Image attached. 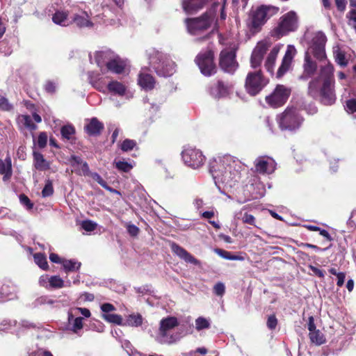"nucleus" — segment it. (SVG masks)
<instances>
[{"instance_id": "nucleus-58", "label": "nucleus", "mask_w": 356, "mask_h": 356, "mask_svg": "<svg viewBox=\"0 0 356 356\" xmlns=\"http://www.w3.org/2000/svg\"><path fill=\"white\" fill-rule=\"evenodd\" d=\"M39 284L47 289H49L50 277L48 275H42L39 278Z\"/></svg>"}, {"instance_id": "nucleus-39", "label": "nucleus", "mask_w": 356, "mask_h": 356, "mask_svg": "<svg viewBox=\"0 0 356 356\" xmlns=\"http://www.w3.org/2000/svg\"><path fill=\"white\" fill-rule=\"evenodd\" d=\"M102 318L108 323H114L118 325H124L122 318L120 315L116 314H104Z\"/></svg>"}, {"instance_id": "nucleus-10", "label": "nucleus", "mask_w": 356, "mask_h": 356, "mask_svg": "<svg viewBox=\"0 0 356 356\" xmlns=\"http://www.w3.org/2000/svg\"><path fill=\"white\" fill-rule=\"evenodd\" d=\"M220 65L225 72L233 73L238 67L234 52L222 50L220 54Z\"/></svg>"}, {"instance_id": "nucleus-17", "label": "nucleus", "mask_w": 356, "mask_h": 356, "mask_svg": "<svg viewBox=\"0 0 356 356\" xmlns=\"http://www.w3.org/2000/svg\"><path fill=\"white\" fill-rule=\"evenodd\" d=\"M104 129V124L97 118H92L86 121L84 129L89 136L99 135Z\"/></svg>"}, {"instance_id": "nucleus-8", "label": "nucleus", "mask_w": 356, "mask_h": 356, "mask_svg": "<svg viewBox=\"0 0 356 356\" xmlns=\"http://www.w3.org/2000/svg\"><path fill=\"white\" fill-rule=\"evenodd\" d=\"M326 41L327 38L322 31L314 33L310 43V49L316 58L322 60L325 58V45Z\"/></svg>"}, {"instance_id": "nucleus-29", "label": "nucleus", "mask_w": 356, "mask_h": 356, "mask_svg": "<svg viewBox=\"0 0 356 356\" xmlns=\"http://www.w3.org/2000/svg\"><path fill=\"white\" fill-rule=\"evenodd\" d=\"M333 71L334 68L331 64L325 65L321 69L320 76L318 79L319 81L322 79L323 82L327 80L333 81Z\"/></svg>"}, {"instance_id": "nucleus-60", "label": "nucleus", "mask_w": 356, "mask_h": 356, "mask_svg": "<svg viewBox=\"0 0 356 356\" xmlns=\"http://www.w3.org/2000/svg\"><path fill=\"white\" fill-rule=\"evenodd\" d=\"M262 60H263V58H261L259 56H257L254 53H252L251 58H250L251 67L252 68H257V67L260 66Z\"/></svg>"}, {"instance_id": "nucleus-59", "label": "nucleus", "mask_w": 356, "mask_h": 356, "mask_svg": "<svg viewBox=\"0 0 356 356\" xmlns=\"http://www.w3.org/2000/svg\"><path fill=\"white\" fill-rule=\"evenodd\" d=\"M298 27V19L296 13L291 11V32L295 31Z\"/></svg>"}, {"instance_id": "nucleus-5", "label": "nucleus", "mask_w": 356, "mask_h": 356, "mask_svg": "<svg viewBox=\"0 0 356 356\" xmlns=\"http://www.w3.org/2000/svg\"><path fill=\"white\" fill-rule=\"evenodd\" d=\"M268 79L263 75L261 70L250 72L245 81V91L251 96H256L268 85Z\"/></svg>"}, {"instance_id": "nucleus-64", "label": "nucleus", "mask_w": 356, "mask_h": 356, "mask_svg": "<svg viewBox=\"0 0 356 356\" xmlns=\"http://www.w3.org/2000/svg\"><path fill=\"white\" fill-rule=\"evenodd\" d=\"M217 252L223 258L226 259H229V260H236L237 259V257L236 256H234V255H232L231 254V252H228V251H226V250H221V249H218L217 250Z\"/></svg>"}, {"instance_id": "nucleus-27", "label": "nucleus", "mask_w": 356, "mask_h": 356, "mask_svg": "<svg viewBox=\"0 0 356 356\" xmlns=\"http://www.w3.org/2000/svg\"><path fill=\"white\" fill-rule=\"evenodd\" d=\"M53 22L58 25L66 26L72 23V21L67 17L66 13L63 11L56 12L52 17Z\"/></svg>"}, {"instance_id": "nucleus-33", "label": "nucleus", "mask_w": 356, "mask_h": 356, "mask_svg": "<svg viewBox=\"0 0 356 356\" xmlns=\"http://www.w3.org/2000/svg\"><path fill=\"white\" fill-rule=\"evenodd\" d=\"M35 263L42 270H47L49 265L46 255L42 252H37L33 254Z\"/></svg>"}, {"instance_id": "nucleus-57", "label": "nucleus", "mask_w": 356, "mask_h": 356, "mask_svg": "<svg viewBox=\"0 0 356 356\" xmlns=\"http://www.w3.org/2000/svg\"><path fill=\"white\" fill-rule=\"evenodd\" d=\"M213 292L218 296H222L225 292V286L223 283L218 282L213 286Z\"/></svg>"}, {"instance_id": "nucleus-47", "label": "nucleus", "mask_w": 356, "mask_h": 356, "mask_svg": "<svg viewBox=\"0 0 356 356\" xmlns=\"http://www.w3.org/2000/svg\"><path fill=\"white\" fill-rule=\"evenodd\" d=\"M329 273L333 275L337 276V285L339 287H341L344 284V281H345V278H346V273L343 272L338 273L335 268H330Z\"/></svg>"}, {"instance_id": "nucleus-26", "label": "nucleus", "mask_w": 356, "mask_h": 356, "mask_svg": "<svg viewBox=\"0 0 356 356\" xmlns=\"http://www.w3.org/2000/svg\"><path fill=\"white\" fill-rule=\"evenodd\" d=\"M289 70V44L286 47L285 55L282 59L281 65L279 67L276 77L277 79L282 78Z\"/></svg>"}, {"instance_id": "nucleus-9", "label": "nucleus", "mask_w": 356, "mask_h": 356, "mask_svg": "<svg viewBox=\"0 0 356 356\" xmlns=\"http://www.w3.org/2000/svg\"><path fill=\"white\" fill-rule=\"evenodd\" d=\"M115 54L110 49L96 51L93 56L90 55V60L91 63L95 62L100 68L102 74L106 71V68L109 63L112 61Z\"/></svg>"}, {"instance_id": "nucleus-36", "label": "nucleus", "mask_w": 356, "mask_h": 356, "mask_svg": "<svg viewBox=\"0 0 356 356\" xmlns=\"http://www.w3.org/2000/svg\"><path fill=\"white\" fill-rule=\"evenodd\" d=\"M143 323V317L140 314H131L129 315L127 320L126 323H124V325H129L131 327H138L140 326Z\"/></svg>"}, {"instance_id": "nucleus-50", "label": "nucleus", "mask_w": 356, "mask_h": 356, "mask_svg": "<svg viewBox=\"0 0 356 356\" xmlns=\"http://www.w3.org/2000/svg\"><path fill=\"white\" fill-rule=\"evenodd\" d=\"M54 193V188L52 181L49 179L46 181L44 187L42 191V197H49L51 196Z\"/></svg>"}, {"instance_id": "nucleus-23", "label": "nucleus", "mask_w": 356, "mask_h": 356, "mask_svg": "<svg viewBox=\"0 0 356 356\" xmlns=\"http://www.w3.org/2000/svg\"><path fill=\"white\" fill-rule=\"evenodd\" d=\"M72 22L80 28L91 27L93 25L89 19L88 13L83 11L75 14L72 18Z\"/></svg>"}, {"instance_id": "nucleus-43", "label": "nucleus", "mask_w": 356, "mask_h": 356, "mask_svg": "<svg viewBox=\"0 0 356 356\" xmlns=\"http://www.w3.org/2000/svg\"><path fill=\"white\" fill-rule=\"evenodd\" d=\"M58 86V81L57 79H49L45 81L43 88L47 93L54 94L56 92Z\"/></svg>"}, {"instance_id": "nucleus-6", "label": "nucleus", "mask_w": 356, "mask_h": 356, "mask_svg": "<svg viewBox=\"0 0 356 356\" xmlns=\"http://www.w3.org/2000/svg\"><path fill=\"white\" fill-rule=\"evenodd\" d=\"M195 61L203 75L210 76L216 72V66L213 61V53L211 50L199 53Z\"/></svg>"}, {"instance_id": "nucleus-14", "label": "nucleus", "mask_w": 356, "mask_h": 356, "mask_svg": "<svg viewBox=\"0 0 356 356\" xmlns=\"http://www.w3.org/2000/svg\"><path fill=\"white\" fill-rule=\"evenodd\" d=\"M69 162L72 168V172L79 176H89V166L86 162H83L81 157H70Z\"/></svg>"}, {"instance_id": "nucleus-62", "label": "nucleus", "mask_w": 356, "mask_h": 356, "mask_svg": "<svg viewBox=\"0 0 356 356\" xmlns=\"http://www.w3.org/2000/svg\"><path fill=\"white\" fill-rule=\"evenodd\" d=\"M47 143V135L44 132H42L39 134L37 144L40 147H44Z\"/></svg>"}, {"instance_id": "nucleus-21", "label": "nucleus", "mask_w": 356, "mask_h": 356, "mask_svg": "<svg viewBox=\"0 0 356 356\" xmlns=\"http://www.w3.org/2000/svg\"><path fill=\"white\" fill-rule=\"evenodd\" d=\"M289 32V13L284 15L280 19L275 29V35L278 38L286 35Z\"/></svg>"}, {"instance_id": "nucleus-63", "label": "nucleus", "mask_w": 356, "mask_h": 356, "mask_svg": "<svg viewBox=\"0 0 356 356\" xmlns=\"http://www.w3.org/2000/svg\"><path fill=\"white\" fill-rule=\"evenodd\" d=\"M266 325L270 330L275 329L277 325V320L275 315H270L268 316Z\"/></svg>"}, {"instance_id": "nucleus-51", "label": "nucleus", "mask_w": 356, "mask_h": 356, "mask_svg": "<svg viewBox=\"0 0 356 356\" xmlns=\"http://www.w3.org/2000/svg\"><path fill=\"white\" fill-rule=\"evenodd\" d=\"M334 53L336 62L342 67L346 66L348 62L346 59L345 54L339 50L335 51Z\"/></svg>"}, {"instance_id": "nucleus-61", "label": "nucleus", "mask_w": 356, "mask_h": 356, "mask_svg": "<svg viewBox=\"0 0 356 356\" xmlns=\"http://www.w3.org/2000/svg\"><path fill=\"white\" fill-rule=\"evenodd\" d=\"M346 109L347 112L353 113L356 112V99H351L346 102Z\"/></svg>"}, {"instance_id": "nucleus-11", "label": "nucleus", "mask_w": 356, "mask_h": 356, "mask_svg": "<svg viewBox=\"0 0 356 356\" xmlns=\"http://www.w3.org/2000/svg\"><path fill=\"white\" fill-rule=\"evenodd\" d=\"M170 248L172 252L178 256L181 259H183L185 262L192 264L199 267L201 266V261L179 245L173 242L171 243Z\"/></svg>"}, {"instance_id": "nucleus-52", "label": "nucleus", "mask_w": 356, "mask_h": 356, "mask_svg": "<svg viewBox=\"0 0 356 356\" xmlns=\"http://www.w3.org/2000/svg\"><path fill=\"white\" fill-rule=\"evenodd\" d=\"M195 325H196V329L197 330H201L203 329L209 328L210 326V324L206 318H204L203 317H199L195 321Z\"/></svg>"}, {"instance_id": "nucleus-45", "label": "nucleus", "mask_w": 356, "mask_h": 356, "mask_svg": "<svg viewBox=\"0 0 356 356\" xmlns=\"http://www.w3.org/2000/svg\"><path fill=\"white\" fill-rule=\"evenodd\" d=\"M34 165L40 171H44L49 168V163L44 157H35Z\"/></svg>"}, {"instance_id": "nucleus-16", "label": "nucleus", "mask_w": 356, "mask_h": 356, "mask_svg": "<svg viewBox=\"0 0 356 356\" xmlns=\"http://www.w3.org/2000/svg\"><path fill=\"white\" fill-rule=\"evenodd\" d=\"M138 85L145 90H150L155 86L156 81L154 78L147 73V69L143 68L138 74Z\"/></svg>"}, {"instance_id": "nucleus-18", "label": "nucleus", "mask_w": 356, "mask_h": 356, "mask_svg": "<svg viewBox=\"0 0 356 356\" xmlns=\"http://www.w3.org/2000/svg\"><path fill=\"white\" fill-rule=\"evenodd\" d=\"M255 171L259 174H271L275 170L274 161L257 159L254 161Z\"/></svg>"}, {"instance_id": "nucleus-32", "label": "nucleus", "mask_w": 356, "mask_h": 356, "mask_svg": "<svg viewBox=\"0 0 356 356\" xmlns=\"http://www.w3.org/2000/svg\"><path fill=\"white\" fill-rule=\"evenodd\" d=\"M89 177L92 178L93 180L97 181L102 187H103L106 191L113 193H119V192L117 190L110 187L97 172H90Z\"/></svg>"}, {"instance_id": "nucleus-53", "label": "nucleus", "mask_w": 356, "mask_h": 356, "mask_svg": "<svg viewBox=\"0 0 356 356\" xmlns=\"http://www.w3.org/2000/svg\"><path fill=\"white\" fill-rule=\"evenodd\" d=\"M0 109L9 111L13 109L12 104L8 102V99L0 95Z\"/></svg>"}, {"instance_id": "nucleus-41", "label": "nucleus", "mask_w": 356, "mask_h": 356, "mask_svg": "<svg viewBox=\"0 0 356 356\" xmlns=\"http://www.w3.org/2000/svg\"><path fill=\"white\" fill-rule=\"evenodd\" d=\"M269 47V44L266 41H261L259 42L257 44V46L254 47V49L252 51V53L256 54L257 56H259L261 58H263L264 54H266V51L268 50Z\"/></svg>"}, {"instance_id": "nucleus-15", "label": "nucleus", "mask_w": 356, "mask_h": 356, "mask_svg": "<svg viewBox=\"0 0 356 356\" xmlns=\"http://www.w3.org/2000/svg\"><path fill=\"white\" fill-rule=\"evenodd\" d=\"M105 74L95 72H89L88 74V78L89 80V83L94 87L95 89L100 92H105L106 89V81L105 78L103 76Z\"/></svg>"}, {"instance_id": "nucleus-46", "label": "nucleus", "mask_w": 356, "mask_h": 356, "mask_svg": "<svg viewBox=\"0 0 356 356\" xmlns=\"http://www.w3.org/2000/svg\"><path fill=\"white\" fill-rule=\"evenodd\" d=\"M64 286V281L58 275H53L50 277V289H61Z\"/></svg>"}, {"instance_id": "nucleus-22", "label": "nucleus", "mask_w": 356, "mask_h": 356, "mask_svg": "<svg viewBox=\"0 0 356 356\" xmlns=\"http://www.w3.org/2000/svg\"><path fill=\"white\" fill-rule=\"evenodd\" d=\"M280 49V47H274L268 55L265 62V67L266 70L272 75L274 74V67Z\"/></svg>"}, {"instance_id": "nucleus-55", "label": "nucleus", "mask_w": 356, "mask_h": 356, "mask_svg": "<svg viewBox=\"0 0 356 356\" xmlns=\"http://www.w3.org/2000/svg\"><path fill=\"white\" fill-rule=\"evenodd\" d=\"M347 17L349 19V24L355 29L356 27V6L348 12Z\"/></svg>"}, {"instance_id": "nucleus-12", "label": "nucleus", "mask_w": 356, "mask_h": 356, "mask_svg": "<svg viewBox=\"0 0 356 356\" xmlns=\"http://www.w3.org/2000/svg\"><path fill=\"white\" fill-rule=\"evenodd\" d=\"M107 89L111 94L119 97H125L127 99L133 97V94L127 89V86L118 81H110L107 84Z\"/></svg>"}, {"instance_id": "nucleus-19", "label": "nucleus", "mask_w": 356, "mask_h": 356, "mask_svg": "<svg viewBox=\"0 0 356 356\" xmlns=\"http://www.w3.org/2000/svg\"><path fill=\"white\" fill-rule=\"evenodd\" d=\"M0 175H3L2 179L4 182L10 179L13 175L10 157H6L4 159L0 157Z\"/></svg>"}, {"instance_id": "nucleus-1", "label": "nucleus", "mask_w": 356, "mask_h": 356, "mask_svg": "<svg viewBox=\"0 0 356 356\" xmlns=\"http://www.w3.org/2000/svg\"><path fill=\"white\" fill-rule=\"evenodd\" d=\"M219 3L214 2L212 8L207 11L199 17L186 19L188 31L194 35L203 33L210 28L216 29L218 28V19H216V8Z\"/></svg>"}, {"instance_id": "nucleus-54", "label": "nucleus", "mask_w": 356, "mask_h": 356, "mask_svg": "<svg viewBox=\"0 0 356 356\" xmlns=\"http://www.w3.org/2000/svg\"><path fill=\"white\" fill-rule=\"evenodd\" d=\"M81 227L86 232H92L97 227V224L91 220H83L81 223Z\"/></svg>"}, {"instance_id": "nucleus-56", "label": "nucleus", "mask_w": 356, "mask_h": 356, "mask_svg": "<svg viewBox=\"0 0 356 356\" xmlns=\"http://www.w3.org/2000/svg\"><path fill=\"white\" fill-rule=\"evenodd\" d=\"M20 203L26 207L28 209H31L33 207V204L31 202L30 199L25 194L19 195Z\"/></svg>"}, {"instance_id": "nucleus-40", "label": "nucleus", "mask_w": 356, "mask_h": 356, "mask_svg": "<svg viewBox=\"0 0 356 356\" xmlns=\"http://www.w3.org/2000/svg\"><path fill=\"white\" fill-rule=\"evenodd\" d=\"M302 120V118L299 115V113L296 111H293L291 108V131L299 128Z\"/></svg>"}, {"instance_id": "nucleus-48", "label": "nucleus", "mask_w": 356, "mask_h": 356, "mask_svg": "<svg viewBox=\"0 0 356 356\" xmlns=\"http://www.w3.org/2000/svg\"><path fill=\"white\" fill-rule=\"evenodd\" d=\"M114 164L118 170L124 172H128L133 168V165L130 163L124 161H115Z\"/></svg>"}, {"instance_id": "nucleus-7", "label": "nucleus", "mask_w": 356, "mask_h": 356, "mask_svg": "<svg viewBox=\"0 0 356 356\" xmlns=\"http://www.w3.org/2000/svg\"><path fill=\"white\" fill-rule=\"evenodd\" d=\"M289 90L283 85H277L273 92L266 97V103L272 108L282 106L288 100Z\"/></svg>"}, {"instance_id": "nucleus-31", "label": "nucleus", "mask_w": 356, "mask_h": 356, "mask_svg": "<svg viewBox=\"0 0 356 356\" xmlns=\"http://www.w3.org/2000/svg\"><path fill=\"white\" fill-rule=\"evenodd\" d=\"M64 271L67 273L69 272H74L79 270L81 264L73 259H64L62 262Z\"/></svg>"}, {"instance_id": "nucleus-44", "label": "nucleus", "mask_w": 356, "mask_h": 356, "mask_svg": "<svg viewBox=\"0 0 356 356\" xmlns=\"http://www.w3.org/2000/svg\"><path fill=\"white\" fill-rule=\"evenodd\" d=\"M181 156H202V152L191 145H185L181 153Z\"/></svg>"}, {"instance_id": "nucleus-30", "label": "nucleus", "mask_w": 356, "mask_h": 356, "mask_svg": "<svg viewBox=\"0 0 356 356\" xmlns=\"http://www.w3.org/2000/svg\"><path fill=\"white\" fill-rule=\"evenodd\" d=\"M186 165L196 169L201 167L204 163L205 157H182Z\"/></svg>"}, {"instance_id": "nucleus-28", "label": "nucleus", "mask_w": 356, "mask_h": 356, "mask_svg": "<svg viewBox=\"0 0 356 356\" xmlns=\"http://www.w3.org/2000/svg\"><path fill=\"white\" fill-rule=\"evenodd\" d=\"M309 338L311 343L316 346H321L326 343L325 336L319 330L309 332Z\"/></svg>"}, {"instance_id": "nucleus-2", "label": "nucleus", "mask_w": 356, "mask_h": 356, "mask_svg": "<svg viewBox=\"0 0 356 356\" xmlns=\"http://www.w3.org/2000/svg\"><path fill=\"white\" fill-rule=\"evenodd\" d=\"M277 7L270 5H261L252 8L246 20V26L251 34L259 32L268 19L277 14Z\"/></svg>"}, {"instance_id": "nucleus-13", "label": "nucleus", "mask_w": 356, "mask_h": 356, "mask_svg": "<svg viewBox=\"0 0 356 356\" xmlns=\"http://www.w3.org/2000/svg\"><path fill=\"white\" fill-rule=\"evenodd\" d=\"M230 90V87L225 85L222 81H218L213 83L208 88L209 95L215 99H220L227 97Z\"/></svg>"}, {"instance_id": "nucleus-4", "label": "nucleus", "mask_w": 356, "mask_h": 356, "mask_svg": "<svg viewBox=\"0 0 356 356\" xmlns=\"http://www.w3.org/2000/svg\"><path fill=\"white\" fill-rule=\"evenodd\" d=\"M319 86L320 83L318 79L311 81L308 88L309 94L313 97H316L319 95L321 102L325 105L333 104L336 101L334 81H330L329 80L324 81L320 90H318Z\"/></svg>"}, {"instance_id": "nucleus-42", "label": "nucleus", "mask_w": 356, "mask_h": 356, "mask_svg": "<svg viewBox=\"0 0 356 356\" xmlns=\"http://www.w3.org/2000/svg\"><path fill=\"white\" fill-rule=\"evenodd\" d=\"M269 47V44L266 41H261L259 42L257 44V46L254 47V49L252 51V53L256 54L257 56H259L261 58H263L264 54H266V51L268 50Z\"/></svg>"}, {"instance_id": "nucleus-24", "label": "nucleus", "mask_w": 356, "mask_h": 356, "mask_svg": "<svg viewBox=\"0 0 356 356\" xmlns=\"http://www.w3.org/2000/svg\"><path fill=\"white\" fill-rule=\"evenodd\" d=\"M126 64L119 56H115L112 61L109 63L106 70L111 71L115 74H121L125 68Z\"/></svg>"}, {"instance_id": "nucleus-37", "label": "nucleus", "mask_w": 356, "mask_h": 356, "mask_svg": "<svg viewBox=\"0 0 356 356\" xmlns=\"http://www.w3.org/2000/svg\"><path fill=\"white\" fill-rule=\"evenodd\" d=\"M222 161V157H213L209 161V171L211 173L222 171L225 168L223 165L220 164Z\"/></svg>"}, {"instance_id": "nucleus-25", "label": "nucleus", "mask_w": 356, "mask_h": 356, "mask_svg": "<svg viewBox=\"0 0 356 356\" xmlns=\"http://www.w3.org/2000/svg\"><path fill=\"white\" fill-rule=\"evenodd\" d=\"M277 123L282 131H286L289 127V107L287 106L284 112L276 118Z\"/></svg>"}, {"instance_id": "nucleus-38", "label": "nucleus", "mask_w": 356, "mask_h": 356, "mask_svg": "<svg viewBox=\"0 0 356 356\" xmlns=\"http://www.w3.org/2000/svg\"><path fill=\"white\" fill-rule=\"evenodd\" d=\"M18 122L30 130H35L37 128V126L32 122L31 116L28 115H19L18 117Z\"/></svg>"}, {"instance_id": "nucleus-20", "label": "nucleus", "mask_w": 356, "mask_h": 356, "mask_svg": "<svg viewBox=\"0 0 356 356\" xmlns=\"http://www.w3.org/2000/svg\"><path fill=\"white\" fill-rule=\"evenodd\" d=\"M178 320L175 316H168L167 318H163L160 321L159 332L161 335L165 337L167 335L168 331L178 326Z\"/></svg>"}, {"instance_id": "nucleus-34", "label": "nucleus", "mask_w": 356, "mask_h": 356, "mask_svg": "<svg viewBox=\"0 0 356 356\" xmlns=\"http://www.w3.org/2000/svg\"><path fill=\"white\" fill-rule=\"evenodd\" d=\"M60 134L63 138L72 140L74 138L75 129L72 124H67L62 127Z\"/></svg>"}, {"instance_id": "nucleus-3", "label": "nucleus", "mask_w": 356, "mask_h": 356, "mask_svg": "<svg viewBox=\"0 0 356 356\" xmlns=\"http://www.w3.org/2000/svg\"><path fill=\"white\" fill-rule=\"evenodd\" d=\"M149 65L159 76H172L176 71L175 63L163 52L152 48L147 51Z\"/></svg>"}, {"instance_id": "nucleus-35", "label": "nucleus", "mask_w": 356, "mask_h": 356, "mask_svg": "<svg viewBox=\"0 0 356 356\" xmlns=\"http://www.w3.org/2000/svg\"><path fill=\"white\" fill-rule=\"evenodd\" d=\"M316 70V63L313 62L311 60L308 52H306L305 56V64H304L305 72L306 74H307L308 75H312L314 73Z\"/></svg>"}, {"instance_id": "nucleus-49", "label": "nucleus", "mask_w": 356, "mask_h": 356, "mask_svg": "<svg viewBox=\"0 0 356 356\" xmlns=\"http://www.w3.org/2000/svg\"><path fill=\"white\" fill-rule=\"evenodd\" d=\"M136 146V143L135 140L126 139L121 143L120 148L123 152H127L132 150Z\"/></svg>"}]
</instances>
